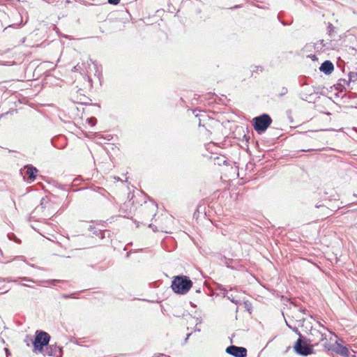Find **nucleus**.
<instances>
[{"label": "nucleus", "mask_w": 357, "mask_h": 357, "mask_svg": "<svg viewBox=\"0 0 357 357\" xmlns=\"http://www.w3.org/2000/svg\"><path fill=\"white\" fill-rule=\"evenodd\" d=\"M192 286V282L187 276L178 275L172 282V290L178 294H187Z\"/></svg>", "instance_id": "obj_1"}, {"label": "nucleus", "mask_w": 357, "mask_h": 357, "mask_svg": "<svg viewBox=\"0 0 357 357\" xmlns=\"http://www.w3.org/2000/svg\"><path fill=\"white\" fill-rule=\"evenodd\" d=\"M255 130L261 134L264 132L272 123L271 116L267 114H263L252 119Z\"/></svg>", "instance_id": "obj_2"}, {"label": "nucleus", "mask_w": 357, "mask_h": 357, "mask_svg": "<svg viewBox=\"0 0 357 357\" xmlns=\"http://www.w3.org/2000/svg\"><path fill=\"white\" fill-rule=\"evenodd\" d=\"M50 340V335L43 331H36L35 340L33 342L34 351H42L44 347L47 346Z\"/></svg>", "instance_id": "obj_3"}, {"label": "nucleus", "mask_w": 357, "mask_h": 357, "mask_svg": "<svg viewBox=\"0 0 357 357\" xmlns=\"http://www.w3.org/2000/svg\"><path fill=\"white\" fill-rule=\"evenodd\" d=\"M40 212L43 213V216L44 218L52 216L55 213V209L52 208V204L47 198H42L40 205L36 206L33 211L36 214Z\"/></svg>", "instance_id": "obj_4"}, {"label": "nucleus", "mask_w": 357, "mask_h": 357, "mask_svg": "<svg viewBox=\"0 0 357 357\" xmlns=\"http://www.w3.org/2000/svg\"><path fill=\"white\" fill-rule=\"evenodd\" d=\"M324 347L328 351H333L336 354L342 356V357H349L350 356V351L349 349L345 347L338 343L337 341L335 342V344H331L327 342L324 343Z\"/></svg>", "instance_id": "obj_5"}, {"label": "nucleus", "mask_w": 357, "mask_h": 357, "mask_svg": "<svg viewBox=\"0 0 357 357\" xmlns=\"http://www.w3.org/2000/svg\"><path fill=\"white\" fill-rule=\"evenodd\" d=\"M294 349L298 354L304 356L311 354L313 351L312 348L301 338L296 342Z\"/></svg>", "instance_id": "obj_6"}, {"label": "nucleus", "mask_w": 357, "mask_h": 357, "mask_svg": "<svg viewBox=\"0 0 357 357\" xmlns=\"http://www.w3.org/2000/svg\"><path fill=\"white\" fill-rule=\"evenodd\" d=\"M226 352L234 357H245L247 349L245 347L231 345L227 347Z\"/></svg>", "instance_id": "obj_7"}, {"label": "nucleus", "mask_w": 357, "mask_h": 357, "mask_svg": "<svg viewBox=\"0 0 357 357\" xmlns=\"http://www.w3.org/2000/svg\"><path fill=\"white\" fill-rule=\"evenodd\" d=\"M38 169L32 165H26L24 168L21 169L20 173L24 178H28L29 180H34Z\"/></svg>", "instance_id": "obj_8"}, {"label": "nucleus", "mask_w": 357, "mask_h": 357, "mask_svg": "<svg viewBox=\"0 0 357 357\" xmlns=\"http://www.w3.org/2000/svg\"><path fill=\"white\" fill-rule=\"evenodd\" d=\"M320 327H321V329H319V330L314 329L312 331H313L312 335L317 336L319 342L324 341V340L327 339L328 335L326 334V331H328L329 333V334L331 335L330 340H331L333 335H335L334 333H333L331 331H328V329L326 328L324 326H321Z\"/></svg>", "instance_id": "obj_9"}, {"label": "nucleus", "mask_w": 357, "mask_h": 357, "mask_svg": "<svg viewBox=\"0 0 357 357\" xmlns=\"http://www.w3.org/2000/svg\"><path fill=\"white\" fill-rule=\"evenodd\" d=\"M62 349L56 344L47 345L45 350V354L49 356L61 357Z\"/></svg>", "instance_id": "obj_10"}, {"label": "nucleus", "mask_w": 357, "mask_h": 357, "mask_svg": "<svg viewBox=\"0 0 357 357\" xmlns=\"http://www.w3.org/2000/svg\"><path fill=\"white\" fill-rule=\"evenodd\" d=\"M320 71L326 75H330L334 70L333 64L330 61H325L319 68Z\"/></svg>", "instance_id": "obj_11"}, {"label": "nucleus", "mask_w": 357, "mask_h": 357, "mask_svg": "<svg viewBox=\"0 0 357 357\" xmlns=\"http://www.w3.org/2000/svg\"><path fill=\"white\" fill-rule=\"evenodd\" d=\"M84 63V66H82L83 68L82 73L89 74L91 71V65L93 64V67L96 68V64L92 61L91 59H87L86 62Z\"/></svg>", "instance_id": "obj_12"}, {"label": "nucleus", "mask_w": 357, "mask_h": 357, "mask_svg": "<svg viewBox=\"0 0 357 357\" xmlns=\"http://www.w3.org/2000/svg\"><path fill=\"white\" fill-rule=\"evenodd\" d=\"M221 291H224V297H227L229 300H230L232 303H238V301L235 300L233 297H232V295L229 296L227 293L225 294V292L227 291L226 289L225 288H223L222 287H220L219 288Z\"/></svg>", "instance_id": "obj_13"}, {"label": "nucleus", "mask_w": 357, "mask_h": 357, "mask_svg": "<svg viewBox=\"0 0 357 357\" xmlns=\"http://www.w3.org/2000/svg\"><path fill=\"white\" fill-rule=\"evenodd\" d=\"M59 282V280H45V281H40V284H41V285H43V286H45V284H43L56 286Z\"/></svg>", "instance_id": "obj_14"}, {"label": "nucleus", "mask_w": 357, "mask_h": 357, "mask_svg": "<svg viewBox=\"0 0 357 357\" xmlns=\"http://www.w3.org/2000/svg\"><path fill=\"white\" fill-rule=\"evenodd\" d=\"M82 66H84V63L82 62V63H77L74 68H73V71L75 72H77V71H80L82 73V70H83V68L82 67Z\"/></svg>", "instance_id": "obj_15"}, {"label": "nucleus", "mask_w": 357, "mask_h": 357, "mask_svg": "<svg viewBox=\"0 0 357 357\" xmlns=\"http://www.w3.org/2000/svg\"><path fill=\"white\" fill-rule=\"evenodd\" d=\"M21 280H23V281H25V282H29L36 283L38 285H41L40 281L36 282V281H34L33 280L30 279V278H26V277L22 278Z\"/></svg>", "instance_id": "obj_16"}, {"label": "nucleus", "mask_w": 357, "mask_h": 357, "mask_svg": "<svg viewBox=\"0 0 357 357\" xmlns=\"http://www.w3.org/2000/svg\"><path fill=\"white\" fill-rule=\"evenodd\" d=\"M349 77L350 81H356L357 79V73L354 72H351L349 74Z\"/></svg>", "instance_id": "obj_17"}, {"label": "nucleus", "mask_w": 357, "mask_h": 357, "mask_svg": "<svg viewBox=\"0 0 357 357\" xmlns=\"http://www.w3.org/2000/svg\"><path fill=\"white\" fill-rule=\"evenodd\" d=\"M327 30H328V31L330 35L334 31V26H333V25L331 23H328V27H327Z\"/></svg>", "instance_id": "obj_18"}, {"label": "nucleus", "mask_w": 357, "mask_h": 357, "mask_svg": "<svg viewBox=\"0 0 357 357\" xmlns=\"http://www.w3.org/2000/svg\"><path fill=\"white\" fill-rule=\"evenodd\" d=\"M87 121L89 123H90L91 126H94L96 123V119L95 118H90L87 119Z\"/></svg>", "instance_id": "obj_19"}, {"label": "nucleus", "mask_w": 357, "mask_h": 357, "mask_svg": "<svg viewBox=\"0 0 357 357\" xmlns=\"http://www.w3.org/2000/svg\"><path fill=\"white\" fill-rule=\"evenodd\" d=\"M120 0H108L110 4L116 5L119 3Z\"/></svg>", "instance_id": "obj_20"}, {"label": "nucleus", "mask_w": 357, "mask_h": 357, "mask_svg": "<svg viewBox=\"0 0 357 357\" xmlns=\"http://www.w3.org/2000/svg\"><path fill=\"white\" fill-rule=\"evenodd\" d=\"M293 331H294L296 334H298L300 337H301V334L300 333V331H298V329L296 328V327H294V328H291Z\"/></svg>", "instance_id": "obj_21"}, {"label": "nucleus", "mask_w": 357, "mask_h": 357, "mask_svg": "<svg viewBox=\"0 0 357 357\" xmlns=\"http://www.w3.org/2000/svg\"><path fill=\"white\" fill-rule=\"evenodd\" d=\"M8 237H9V238H10V240H13V239H15V241H17V238H16V236H15V234H10V235H8Z\"/></svg>", "instance_id": "obj_22"}, {"label": "nucleus", "mask_w": 357, "mask_h": 357, "mask_svg": "<svg viewBox=\"0 0 357 357\" xmlns=\"http://www.w3.org/2000/svg\"><path fill=\"white\" fill-rule=\"evenodd\" d=\"M105 233V232H102V231H101L99 232V234L100 235V238H104Z\"/></svg>", "instance_id": "obj_23"}, {"label": "nucleus", "mask_w": 357, "mask_h": 357, "mask_svg": "<svg viewBox=\"0 0 357 357\" xmlns=\"http://www.w3.org/2000/svg\"><path fill=\"white\" fill-rule=\"evenodd\" d=\"M190 335H191L190 333H188V334L187 335V337H186V338H185V342H187V340H188V339L189 338V337L190 336Z\"/></svg>", "instance_id": "obj_24"}, {"label": "nucleus", "mask_w": 357, "mask_h": 357, "mask_svg": "<svg viewBox=\"0 0 357 357\" xmlns=\"http://www.w3.org/2000/svg\"><path fill=\"white\" fill-rule=\"evenodd\" d=\"M20 285L24 287H31L29 284H25L24 283H21Z\"/></svg>", "instance_id": "obj_25"}, {"label": "nucleus", "mask_w": 357, "mask_h": 357, "mask_svg": "<svg viewBox=\"0 0 357 357\" xmlns=\"http://www.w3.org/2000/svg\"><path fill=\"white\" fill-rule=\"evenodd\" d=\"M4 349H5V351H6V354H7V355H8V354H9V351H8V349L7 348H5Z\"/></svg>", "instance_id": "obj_26"}, {"label": "nucleus", "mask_w": 357, "mask_h": 357, "mask_svg": "<svg viewBox=\"0 0 357 357\" xmlns=\"http://www.w3.org/2000/svg\"><path fill=\"white\" fill-rule=\"evenodd\" d=\"M286 324L287 326L289 328H292V327L290 326V324H288V323L286 321Z\"/></svg>", "instance_id": "obj_27"}]
</instances>
